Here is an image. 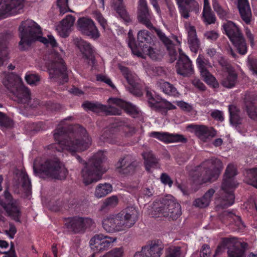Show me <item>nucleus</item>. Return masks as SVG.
I'll list each match as a JSON object with an SVG mask.
<instances>
[{"label": "nucleus", "instance_id": "f257e3e1", "mask_svg": "<svg viewBox=\"0 0 257 257\" xmlns=\"http://www.w3.org/2000/svg\"><path fill=\"white\" fill-rule=\"evenodd\" d=\"M21 41L20 45H30L33 42L39 41L47 46L54 49V52L51 54L48 63V70L52 78L60 77L62 82L67 81L66 67L63 58L65 52L62 48L58 46L56 40L51 35L47 38L42 37L40 27L34 21L28 20L22 23L19 27Z\"/></svg>", "mask_w": 257, "mask_h": 257}, {"label": "nucleus", "instance_id": "f03ea898", "mask_svg": "<svg viewBox=\"0 0 257 257\" xmlns=\"http://www.w3.org/2000/svg\"><path fill=\"white\" fill-rule=\"evenodd\" d=\"M72 130V132L67 138L61 140L66 133V127L56 129L54 137L58 143L50 146V149H54L59 152L65 150L72 155L87 150L91 144V140L86 130L79 125L73 126Z\"/></svg>", "mask_w": 257, "mask_h": 257}, {"label": "nucleus", "instance_id": "7ed1b4c3", "mask_svg": "<svg viewBox=\"0 0 257 257\" xmlns=\"http://www.w3.org/2000/svg\"><path fill=\"white\" fill-rule=\"evenodd\" d=\"M139 212L134 207L125 208L116 214H110L102 220L103 229L107 232L125 231L136 223Z\"/></svg>", "mask_w": 257, "mask_h": 257}, {"label": "nucleus", "instance_id": "20e7f679", "mask_svg": "<svg viewBox=\"0 0 257 257\" xmlns=\"http://www.w3.org/2000/svg\"><path fill=\"white\" fill-rule=\"evenodd\" d=\"M1 77L4 85L14 95V100L20 103H28L31 99L30 90L23 84L22 79L13 73H3Z\"/></svg>", "mask_w": 257, "mask_h": 257}, {"label": "nucleus", "instance_id": "39448f33", "mask_svg": "<svg viewBox=\"0 0 257 257\" xmlns=\"http://www.w3.org/2000/svg\"><path fill=\"white\" fill-rule=\"evenodd\" d=\"M148 213L153 217H169L173 220L178 218L181 214V206L171 195H168L158 202L153 203Z\"/></svg>", "mask_w": 257, "mask_h": 257}, {"label": "nucleus", "instance_id": "423d86ee", "mask_svg": "<svg viewBox=\"0 0 257 257\" xmlns=\"http://www.w3.org/2000/svg\"><path fill=\"white\" fill-rule=\"evenodd\" d=\"M105 160L104 152L99 151L91 158L81 172V175L84 183L89 185L100 179L102 174L106 171L102 168V163Z\"/></svg>", "mask_w": 257, "mask_h": 257}, {"label": "nucleus", "instance_id": "0eeeda50", "mask_svg": "<svg viewBox=\"0 0 257 257\" xmlns=\"http://www.w3.org/2000/svg\"><path fill=\"white\" fill-rule=\"evenodd\" d=\"M222 169L221 162L218 159L212 158L196 167L193 176L202 183L212 182L217 179Z\"/></svg>", "mask_w": 257, "mask_h": 257}, {"label": "nucleus", "instance_id": "6e6552de", "mask_svg": "<svg viewBox=\"0 0 257 257\" xmlns=\"http://www.w3.org/2000/svg\"><path fill=\"white\" fill-rule=\"evenodd\" d=\"M33 169L35 174H43L49 177L61 180L65 179L67 174L66 168L57 160L47 161L39 165L38 160H36L34 163Z\"/></svg>", "mask_w": 257, "mask_h": 257}, {"label": "nucleus", "instance_id": "1a4fd4ad", "mask_svg": "<svg viewBox=\"0 0 257 257\" xmlns=\"http://www.w3.org/2000/svg\"><path fill=\"white\" fill-rule=\"evenodd\" d=\"M236 174L235 166L232 164L228 165L226 169L222 184V189L225 193L223 198L224 202L223 206L224 207H227L233 204L234 196L233 194V189L236 187L237 184L234 181L233 177Z\"/></svg>", "mask_w": 257, "mask_h": 257}, {"label": "nucleus", "instance_id": "9d476101", "mask_svg": "<svg viewBox=\"0 0 257 257\" xmlns=\"http://www.w3.org/2000/svg\"><path fill=\"white\" fill-rule=\"evenodd\" d=\"M222 26L225 34L236 47L238 52L242 55L245 54L246 53L247 48L239 28L231 21L224 23Z\"/></svg>", "mask_w": 257, "mask_h": 257}, {"label": "nucleus", "instance_id": "9b49d317", "mask_svg": "<svg viewBox=\"0 0 257 257\" xmlns=\"http://www.w3.org/2000/svg\"><path fill=\"white\" fill-rule=\"evenodd\" d=\"M138 40L140 43H145L143 45L140 44V46L138 47L139 50L142 53L141 57H144V54L148 55L153 60H156L160 58L159 51L153 47V40L148 31H140L138 34Z\"/></svg>", "mask_w": 257, "mask_h": 257}, {"label": "nucleus", "instance_id": "f8f14e48", "mask_svg": "<svg viewBox=\"0 0 257 257\" xmlns=\"http://www.w3.org/2000/svg\"><path fill=\"white\" fill-rule=\"evenodd\" d=\"M109 108L114 109L111 111H109L110 114L118 115L120 114V110L115 109V106L123 108L126 112L129 113L133 117H137L141 114V111L135 105L128 103L123 100L117 98H110L108 100Z\"/></svg>", "mask_w": 257, "mask_h": 257}, {"label": "nucleus", "instance_id": "ddd939ff", "mask_svg": "<svg viewBox=\"0 0 257 257\" xmlns=\"http://www.w3.org/2000/svg\"><path fill=\"white\" fill-rule=\"evenodd\" d=\"M24 6L23 0H0V19L20 13Z\"/></svg>", "mask_w": 257, "mask_h": 257}, {"label": "nucleus", "instance_id": "4468645a", "mask_svg": "<svg viewBox=\"0 0 257 257\" xmlns=\"http://www.w3.org/2000/svg\"><path fill=\"white\" fill-rule=\"evenodd\" d=\"M196 63L200 75L208 85L212 86L213 87H217L218 83L215 78L210 72L212 66L208 61L205 59L203 56L200 55L196 60Z\"/></svg>", "mask_w": 257, "mask_h": 257}, {"label": "nucleus", "instance_id": "2eb2a0df", "mask_svg": "<svg viewBox=\"0 0 257 257\" xmlns=\"http://www.w3.org/2000/svg\"><path fill=\"white\" fill-rule=\"evenodd\" d=\"M5 201L0 199V205L6 210L9 216L16 221L19 220L20 211L18 208L14 204L12 196L8 191L4 192ZM2 211L0 210V221H4L5 218L2 215Z\"/></svg>", "mask_w": 257, "mask_h": 257}, {"label": "nucleus", "instance_id": "dca6fc26", "mask_svg": "<svg viewBox=\"0 0 257 257\" xmlns=\"http://www.w3.org/2000/svg\"><path fill=\"white\" fill-rule=\"evenodd\" d=\"M77 23L79 30L84 35L94 40L99 37V32L91 19L81 18L78 19Z\"/></svg>", "mask_w": 257, "mask_h": 257}, {"label": "nucleus", "instance_id": "f3484780", "mask_svg": "<svg viewBox=\"0 0 257 257\" xmlns=\"http://www.w3.org/2000/svg\"><path fill=\"white\" fill-rule=\"evenodd\" d=\"M116 240V237L104 235L102 234L95 235L89 242L90 245L95 251L99 252L107 249Z\"/></svg>", "mask_w": 257, "mask_h": 257}, {"label": "nucleus", "instance_id": "a211bd4d", "mask_svg": "<svg viewBox=\"0 0 257 257\" xmlns=\"http://www.w3.org/2000/svg\"><path fill=\"white\" fill-rule=\"evenodd\" d=\"M94 223L93 220L88 217H74L69 219L67 226L76 233L84 232Z\"/></svg>", "mask_w": 257, "mask_h": 257}, {"label": "nucleus", "instance_id": "6ab92c4d", "mask_svg": "<svg viewBox=\"0 0 257 257\" xmlns=\"http://www.w3.org/2000/svg\"><path fill=\"white\" fill-rule=\"evenodd\" d=\"M179 59L176 66L177 73L183 76L192 74L193 68L190 59L180 49H179Z\"/></svg>", "mask_w": 257, "mask_h": 257}, {"label": "nucleus", "instance_id": "aec40b11", "mask_svg": "<svg viewBox=\"0 0 257 257\" xmlns=\"http://www.w3.org/2000/svg\"><path fill=\"white\" fill-rule=\"evenodd\" d=\"M227 243L230 246L228 250L229 257H244L245 249L247 247L246 243L230 238L227 239Z\"/></svg>", "mask_w": 257, "mask_h": 257}, {"label": "nucleus", "instance_id": "412c9836", "mask_svg": "<svg viewBox=\"0 0 257 257\" xmlns=\"http://www.w3.org/2000/svg\"><path fill=\"white\" fill-rule=\"evenodd\" d=\"M149 136L166 143L183 142L185 141L182 135L166 132H153L149 133Z\"/></svg>", "mask_w": 257, "mask_h": 257}, {"label": "nucleus", "instance_id": "4be33fe9", "mask_svg": "<svg viewBox=\"0 0 257 257\" xmlns=\"http://www.w3.org/2000/svg\"><path fill=\"white\" fill-rule=\"evenodd\" d=\"M153 16L149 12L146 0H139L138 7V20L149 28L153 27L151 20Z\"/></svg>", "mask_w": 257, "mask_h": 257}, {"label": "nucleus", "instance_id": "5701e85b", "mask_svg": "<svg viewBox=\"0 0 257 257\" xmlns=\"http://www.w3.org/2000/svg\"><path fill=\"white\" fill-rule=\"evenodd\" d=\"M185 27L188 34V41L190 50L196 53L199 47V41L197 38L196 30L194 26L189 23H186Z\"/></svg>", "mask_w": 257, "mask_h": 257}, {"label": "nucleus", "instance_id": "b1692460", "mask_svg": "<svg viewBox=\"0 0 257 257\" xmlns=\"http://www.w3.org/2000/svg\"><path fill=\"white\" fill-rule=\"evenodd\" d=\"M74 21L75 18L74 17L71 15L67 16L57 27L56 30L59 35L62 37H67Z\"/></svg>", "mask_w": 257, "mask_h": 257}, {"label": "nucleus", "instance_id": "393cba45", "mask_svg": "<svg viewBox=\"0 0 257 257\" xmlns=\"http://www.w3.org/2000/svg\"><path fill=\"white\" fill-rule=\"evenodd\" d=\"M118 67L127 81V83L131 87L130 89V92L133 94H136V88L137 87L138 80L137 76L134 73L129 71L127 68L121 65H119Z\"/></svg>", "mask_w": 257, "mask_h": 257}, {"label": "nucleus", "instance_id": "a878e982", "mask_svg": "<svg viewBox=\"0 0 257 257\" xmlns=\"http://www.w3.org/2000/svg\"><path fill=\"white\" fill-rule=\"evenodd\" d=\"M195 133L198 139L206 142L215 136L216 132L211 127H207L204 125H197L195 127Z\"/></svg>", "mask_w": 257, "mask_h": 257}, {"label": "nucleus", "instance_id": "bb28decb", "mask_svg": "<svg viewBox=\"0 0 257 257\" xmlns=\"http://www.w3.org/2000/svg\"><path fill=\"white\" fill-rule=\"evenodd\" d=\"M75 43L83 55L87 58H90L92 64H94V59L92 55L94 50L91 45L81 39H76Z\"/></svg>", "mask_w": 257, "mask_h": 257}, {"label": "nucleus", "instance_id": "cd10ccee", "mask_svg": "<svg viewBox=\"0 0 257 257\" xmlns=\"http://www.w3.org/2000/svg\"><path fill=\"white\" fill-rule=\"evenodd\" d=\"M237 7L242 20L246 24H249L252 15L248 0H238Z\"/></svg>", "mask_w": 257, "mask_h": 257}, {"label": "nucleus", "instance_id": "c85d7f7f", "mask_svg": "<svg viewBox=\"0 0 257 257\" xmlns=\"http://www.w3.org/2000/svg\"><path fill=\"white\" fill-rule=\"evenodd\" d=\"M144 247L149 257H160L164 246L162 241L157 240L152 241Z\"/></svg>", "mask_w": 257, "mask_h": 257}, {"label": "nucleus", "instance_id": "c756f323", "mask_svg": "<svg viewBox=\"0 0 257 257\" xmlns=\"http://www.w3.org/2000/svg\"><path fill=\"white\" fill-rule=\"evenodd\" d=\"M116 168L122 174H127L133 172L134 165L131 163V158L126 156L120 159L116 164Z\"/></svg>", "mask_w": 257, "mask_h": 257}, {"label": "nucleus", "instance_id": "7c9ffc66", "mask_svg": "<svg viewBox=\"0 0 257 257\" xmlns=\"http://www.w3.org/2000/svg\"><path fill=\"white\" fill-rule=\"evenodd\" d=\"M155 31L160 40L166 46L167 49L169 51V55L171 57V59L174 61L176 59V52L175 50L174 45L171 43L170 40L166 36L165 34L159 29H156Z\"/></svg>", "mask_w": 257, "mask_h": 257}, {"label": "nucleus", "instance_id": "2f4dec72", "mask_svg": "<svg viewBox=\"0 0 257 257\" xmlns=\"http://www.w3.org/2000/svg\"><path fill=\"white\" fill-rule=\"evenodd\" d=\"M202 19L203 22L207 24H213L215 21V17L211 11L209 0H203Z\"/></svg>", "mask_w": 257, "mask_h": 257}, {"label": "nucleus", "instance_id": "473e14b6", "mask_svg": "<svg viewBox=\"0 0 257 257\" xmlns=\"http://www.w3.org/2000/svg\"><path fill=\"white\" fill-rule=\"evenodd\" d=\"M187 251L185 245L182 246H172L168 248L165 257H185Z\"/></svg>", "mask_w": 257, "mask_h": 257}, {"label": "nucleus", "instance_id": "72a5a7b5", "mask_svg": "<svg viewBox=\"0 0 257 257\" xmlns=\"http://www.w3.org/2000/svg\"><path fill=\"white\" fill-rule=\"evenodd\" d=\"M214 192L213 189L209 190L202 197L195 199L193 205L199 208H204L208 206Z\"/></svg>", "mask_w": 257, "mask_h": 257}, {"label": "nucleus", "instance_id": "f704fd0d", "mask_svg": "<svg viewBox=\"0 0 257 257\" xmlns=\"http://www.w3.org/2000/svg\"><path fill=\"white\" fill-rule=\"evenodd\" d=\"M111 6L121 18L126 22H128L130 20V18L123 7L122 0H111Z\"/></svg>", "mask_w": 257, "mask_h": 257}, {"label": "nucleus", "instance_id": "c9c22d12", "mask_svg": "<svg viewBox=\"0 0 257 257\" xmlns=\"http://www.w3.org/2000/svg\"><path fill=\"white\" fill-rule=\"evenodd\" d=\"M112 186L109 183L99 184L96 187L94 196L97 198H101L111 193Z\"/></svg>", "mask_w": 257, "mask_h": 257}, {"label": "nucleus", "instance_id": "e433bc0d", "mask_svg": "<svg viewBox=\"0 0 257 257\" xmlns=\"http://www.w3.org/2000/svg\"><path fill=\"white\" fill-rule=\"evenodd\" d=\"M16 177L21 180L22 186L26 192L29 193L31 188V182L24 170L21 169L16 172Z\"/></svg>", "mask_w": 257, "mask_h": 257}, {"label": "nucleus", "instance_id": "4c0bfd02", "mask_svg": "<svg viewBox=\"0 0 257 257\" xmlns=\"http://www.w3.org/2000/svg\"><path fill=\"white\" fill-rule=\"evenodd\" d=\"M228 74L222 80V85L228 88L233 87L236 82V74L232 68H227Z\"/></svg>", "mask_w": 257, "mask_h": 257}, {"label": "nucleus", "instance_id": "58836bf2", "mask_svg": "<svg viewBox=\"0 0 257 257\" xmlns=\"http://www.w3.org/2000/svg\"><path fill=\"white\" fill-rule=\"evenodd\" d=\"M158 84L160 88L165 94L174 97L179 96V93L173 85L170 83L164 81V80H161Z\"/></svg>", "mask_w": 257, "mask_h": 257}, {"label": "nucleus", "instance_id": "ea45409f", "mask_svg": "<svg viewBox=\"0 0 257 257\" xmlns=\"http://www.w3.org/2000/svg\"><path fill=\"white\" fill-rule=\"evenodd\" d=\"M147 97L150 107L157 108L161 106V97L159 95H157L154 91H147Z\"/></svg>", "mask_w": 257, "mask_h": 257}, {"label": "nucleus", "instance_id": "a19ab883", "mask_svg": "<svg viewBox=\"0 0 257 257\" xmlns=\"http://www.w3.org/2000/svg\"><path fill=\"white\" fill-rule=\"evenodd\" d=\"M8 55L9 51L7 43L0 36V67L3 66L5 62L8 59Z\"/></svg>", "mask_w": 257, "mask_h": 257}, {"label": "nucleus", "instance_id": "79ce46f5", "mask_svg": "<svg viewBox=\"0 0 257 257\" xmlns=\"http://www.w3.org/2000/svg\"><path fill=\"white\" fill-rule=\"evenodd\" d=\"M146 170L150 171L151 168L157 163V160L150 151L143 154Z\"/></svg>", "mask_w": 257, "mask_h": 257}, {"label": "nucleus", "instance_id": "37998d69", "mask_svg": "<svg viewBox=\"0 0 257 257\" xmlns=\"http://www.w3.org/2000/svg\"><path fill=\"white\" fill-rule=\"evenodd\" d=\"M246 182L257 188V168L247 170L246 172Z\"/></svg>", "mask_w": 257, "mask_h": 257}, {"label": "nucleus", "instance_id": "c03bdc74", "mask_svg": "<svg viewBox=\"0 0 257 257\" xmlns=\"http://www.w3.org/2000/svg\"><path fill=\"white\" fill-rule=\"evenodd\" d=\"M128 45L131 49L133 54L138 57H142V53L139 50V48L136 45L135 38L133 37V32L131 30L128 33Z\"/></svg>", "mask_w": 257, "mask_h": 257}, {"label": "nucleus", "instance_id": "a18cd8bd", "mask_svg": "<svg viewBox=\"0 0 257 257\" xmlns=\"http://www.w3.org/2000/svg\"><path fill=\"white\" fill-rule=\"evenodd\" d=\"M183 6L186 8L187 11V17H183L187 19L189 17V13L191 11L197 12L199 10V4L195 0H185L183 3Z\"/></svg>", "mask_w": 257, "mask_h": 257}, {"label": "nucleus", "instance_id": "49530a36", "mask_svg": "<svg viewBox=\"0 0 257 257\" xmlns=\"http://www.w3.org/2000/svg\"><path fill=\"white\" fill-rule=\"evenodd\" d=\"M228 110L230 113V121L233 124H237L240 123V117L237 108L234 105H229Z\"/></svg>", "mask_w": 257, "mask_h": 257}, {"label": "nucleus", "instance_id": "de8ad7c7", "mask_svg": "<svg viewBox=\"0 0 257 257\" xmlns=\"http://www.w3.org/2000/svg\"><path fill=\"white\" fill-rule=\"evenodd\" d=\"M212 6L214 11L216 12L220 18L225 19L228 18L227 9H223L216 0H213Z\"/></svg>", "mask_w": 257, "mask_h": 257}, {"label": "nucleus", "instance_id": "09e8293b", "mask_svg": "<svg viewBox=\"0 0 257 257\" xmlns=\"http://www.w3.org/2000/svg\"><path fill=\"white\" fill-rule=\"evenodd\" d=\"M82 106L86 110H90L94 112H98L99 110H106V106L90 102H85L83 104Z\"/></svg>", "mask_w": 257, "mask_h": 257}, {"label": "nucleus", "instance_id": "8fccbe9b", "mask_svg": "<svg viewBox=\"0 0 257 257\" xmlns=\"http://www.w3.org/2000/svg\"><path fill=\"white\" fill-rule=\"evenodd\" d=\"M223 215L230 221L232 222V220L235 221V224L239 228L242 229L244 227L243 223H242L240 218L235 215L233 213L228 211H225L223 212Z\"/></svg>", "mask_w": 257, "mask_h": 257}, {"label": "nucleus", "instance_id": "3c124183", "mask_svg": "<svg viewBox=\"0 0 257 257\" xmlns=\"http://www.w3.org/2000/svg\"><path fill=\"white\" fill-rule=\"evenodd\" d=\"M25 79L27 82L31 85H37L40 80V77L36 74L28 73L25 75Z\"/></svg>", "mask_w": 257, "mask_h": 257}, {"label": "nucleus", "instance_id": "603ef678", "mask_svg": "<svg viewBox=\"0 0 257 257\" xmlns=\"http://www.w3.org/2000/svg\"><path fill=\"white\" fill-rule=\"evenodd\" d=\"M118 203V198L116 196H111L103 201V206L108 207H115Z\"/></svg>", "mask_w": 257, "mask_h": 257}, {"label": "nucleus", "instance_id": "864d4df0", "mask_svg": "<svg viewBox=\"0 0 257 257\" xmlns=\"http://www.w3.org/2000/svg\"><path fill=\"white\" fill-rule=\"evenodd\" d=\"M93 18L100 24L101 26L105 29L107 26L106 20L103 17L99 12L95 11L93 13Z\"/></svg>", "mask_w": 257, "mask_h": 257}, {"label": "nucleus", "instance_id": "5fc2aeb1", "mask_svg": "<svg viewBox=\"0 0 257 257\" xmlns=\"http://www.w3.org/2000/svg\"><path fill=\"white\" fill-rule=\"evenodd\" d=\"M114 130H105L102 136L100 139L103 142H108L110 143H113V141L111 140L113 137Z\"/></svg>", "mask_w": 257, "mask_h": 257}, {"label": "nucleus", "instance_id": "6e6d98bb", "mask_svg": "<svg viewBox=\"0 0 257 257\" xmlns=\"http://www.w3.org/2000/svg\"><path fill=\"white\" fill-rule=\"evenodd\" d=\"M68 0H58L57 6L59 8L60 12L62 14H64L66 12L69 11L67 5Z\"/></svg>", "mask_w": 257, "mask_h": 257}, {"label": "nucleus", "instance_id": "4d7b16f0", "mask_svg": "<svg viewBox=\"0 0 257 257\" xmlns=\"http://www.w3.org/2000/svg\"><path fill=\"white\" fill-rule=\"evenodd\" d=\"M96 79L98 81L103 82L108 85L109 86L114 88L115 87L110 79L106 75L103 74H98L96 76Z\"/></svg>", "mask_w": 257, "mask_h": 257}, {"label": "nucleus", "instance_id": "13d9d810", "mask_svg": "<svg viewBox=\"0 0 257 257\" xmlns=\"http://www.w3.org/2000/svg\"><path fill=\"white\" fill-rule=\"evenodd\" d=\"M96 79L98 81L103 82L108 85L109 86L114 88L115 87L110 79L106 75L103 74H98L96 76Z\"/></svg>", "mask_w": 257, "mask_h": 257}, {"label": "nucleus", "instance_id": "bf43d9fd", "mask_svg": "<svg viewBox=\"0 0 257 257\" xmlns=\"http://www.w3.org/2000/svg\"><path fill=\"white\" fill-rule=\"evenodd\" d=\"M111 257H123L124 249L123 247H116L108 251Z\"/></svg>", "mask_w": 257, "mask_h": 257}, {"label": "nucleus", "instance_id": "052dcab7", "mask_svg": "<svg viewBox=\"0 0 257 257\" xmlns=\"http://www.w3.org/2000/svg\"><path fill=\"white\" fill-rule=\"evenodd\" d=\"M175 103L183 111H190L192 109V106L183 101H176Z\"/></svg>", "mask_w": 257, "mask_h": 257}, {"label": "nucleus", "instance_id": "680f3d73", "mask_svg": "<svg viewBox=\"0 0 257 257\" xmlns=\"http://www.w3.org/2000/svg\"><path fill=\"white\" fill-rule=\"evenodd\" d=\"M205 37L211 41H215L218 37V34L215 31H209L204 34Z\"/></svg>", "mask_w": 257, "mask_h": 257}, {"label": "nucleus", "instance_id": "e2e57ef3", "mask_svg": "<svg viewBox=\"0 0 257 257\" xmlns=\"http://www.w3.org/2000/svg\"><path fill=\"white\" fill-rule=\"evenodd\" d=\"M177 4L178 6V9L182 17H187V11L186 8L183 6V3L185 0H176Z\"/></svg>", "mask_w": 257, "mask_h": 257}, {"label": "nucleus", "instance_id": "0e129e2a", "mask_svg": "<svg viewBox=\"0 0 257 257\" xmlns=\"http://www.w3.org/2000/svg\"><path fill=\"white\" fill-rule=\"evenodd\" d=\"M247 113L249 117L253 119H257V108L254 105L251 104L247 108Z\"/></svg>", "mask_w": 257, "mask_h": 257}, {"label": "nucleus", "instance_id": "69168bd1", "mask_svg": "<svg viewBox=\"0 0 257 257\" xmlns=\"http://www.w3.org/2000/svg\"><path fill=\"white\" fill-rule=\"evenodd\" d=\"M153 189L146 188L142 190L140 197L146 199L151 196L153 194Z\"/></svg>", "mask_w": 257, "mask_h": 257}, {"label": "nucleus", "instance_id": "338daca9", "mask_svg": "<svg viewBox=\"0 0 257 257\" xmlns=\"http://www.w3.org/2000/svg\"><path fill=\"white\" fill-rule=\"evenodd\" d=\"M5 232L10 238L12 239L14 238L17 232V229L14 225L11 224L9 230H6Z\"/></svg>", "mask_w": 257, "mask_h": 257}, {"label": "nucleus", "instance_id": "774afa93", "mask_svg": "<svg viewBox=\"0 0 257 257\" xmlns=\"http://www.w3.org/2000/svg\"><path fill=\"white\" fill-rule=\"evenodd\" d=\"M249 67L252 74L257 76V60L250 62L249 63Z\"/></svg>", "mask_w": 257, "mask_h": 257}]
</instances>
